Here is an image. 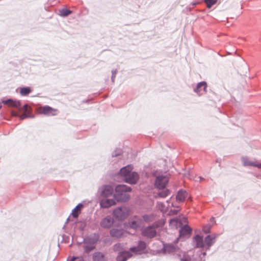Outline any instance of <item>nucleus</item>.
<instances>
[{
  "label": "nucleus",
  "instance_id": "bb28decb",
  "mask_svg": "<svg viewBox=\"0 0 261 261\" xmlns=\"http://www.w3.org/2000/svg\"><path fill=\"white\" fill-rule=\"evenodd\" d=\"M157 207L162 212H166L167 211V207L162 202H158Z\"/></svg>",
  "mask_w": 261,
  "mask_h": 261
},
{
  "label": "nucleus",
  "instance_id": "72a5a7b5",
  "mask_svg": "<svg viewBox=\"0 0 261 261\" xmlns=\"http://www.w3.org/2000/svg\"><path fill=\"white\" fill-rule=\"evenodd\" d=\"M94 248V246H92L91 247L85 246V250L86 252H88L93 250Z\"/></svg>",
  "mask_w": 261,
  "mask_h": 261
},
{
  "label": "nucleus",
  "instance_id": "c85d7f7f",
  "mask_svg": "<svg viewBox=\"0 0 261 261\" xmlns=\"http://www.w3.org/2000/svg\"><path fill=\"white\" fill-rule=\"evenodd\" d=\"M218 0H204V2L206 3L207 7L210 8L215 5Z\"/></svg>",
  "mask_w": 261,
  "mask_h": 261
},
{
  "label": "nucleus",
  "instance_id": "423d86ee",
  "mask_svg": "<svg viewBox=\"0 0 261 261\" xmlns=\"http://www.w3.org/2000/svg\"><path fill=\"white\" fill-rule=\"evenodd\" d=\"M142 220L137 216H135L129 220L128 227L137 229L143 226Z\"/></svg>",
  "mask_w": 261,
  "mask_h": 261
},
{
  "label": "nucleus",
  "instance_id": "e433bc0d",
  "mask_svg": "<svg viewBox=\"0 0 261 261\" xmlns=\"http://www.w3.org/2000/svg\"><path fill=\"white\" fill-rule=\"evenodd\" d=\"M120 246V244H116L115 247H114V249L115 250H118V248Z\"/></svg>",
  "mask_w": 261,
  "mask_h": 261
},
{
  "label": "nucleus",
  "instance_id": "0eeeda50",
  "mask_svg": "<svg viewBox=\"0 0 261 261\" xmlns=\"http://www.w3.org/2000/svg\"><path fill=\"white\" fill-rule=\"evenodd\" d=\"M169 179L166 176H159L156 177L155 185L158 189H164L168 182Z\"/></svg>",
  "mask_w": 261,
  "mask_h": 261
},
{
  "label": "nucleus",
  "instance_id": "473e14b6",
  "mask_svg": "<svg viewBox=\"0 0 261 261\" xmlns=\"http://www.w3.org/2000/svg\"><path fill=\"white\" fill-rule=\"evenodd\" d=\"M69 261H84L82 257H72Z\"/></svg>",
  "mask_w": 261,
  "mask_h": 261
},
{
  "label": "nucleus",
  "instance_id": "b1692460",
  "mask_svg": "<svg viewBox=\"0 0 261 261\" xmlns=\"http://www.w3.org/2000/svg\"><path fill=\"white\" fill-rule=\"evenodd\" d=\"M170 224L171 226H174L177 228L178 226H180L182 224L181 222L178 219H173L170 221Z\"/></svg>",
  "mask_w": 261,
  "mask_h": 261
},
{
  "label": "nucleus",
  "instance_id": "2f4dec72",
  "mask_svg": "<svg viewBox=\"0 0 261 261\" xmlns=\"http://www.w3.org/2000/svg\"><path fill=\"white\" fill-rule=\"evenodd\" d=\"M180 209L178 207H176L175 210H171L169 212V215H173L176 214L178 211H179Z\"/></svg>",
  "mask_w": 261,
  "mask_h": 261
},
{
  "label": "nucleus",
  "instance_id": "5701e85b",
  "mask_svg": "<svg viewBox=\"0 0 261 261\" xmlns=\"http://www.w3.org/2000/svg\"><path fill=\"white\" fill-rule=\"evenodd\" d=\"M32 91V89L30 87H22L20 89V93L21 95L25 96L31 93Z\"/></svg>",
  "mask_w": 261,
  "mask_h": 261
},
{
  "label": "nucleus",
  "instance_id": "a878e982",
  "mask_svg": "<svg viewBox=\"0 0 261 261\" xmlns=\"http://www.w3.org/2000/svg\"><path fill=\"white\" fill-rule=\"evenodd\" d=\"M143 219L144 221L146 222H150L154 219V217L153 215H145L143 216Z\"/></svg>",
  "mask_w": 261,
  "mask_h": 261
},
{
  "label": "nucleus",
  "instance_id": "1a4fd4ad",
  "mask_svg": "<svg viewBox=\"0 0 261 261\" xmlns=\"http://www.w3.org/2000/svg\"><path fill=\"white\" fill-rule=\"evenodd\" d=\"M116 204V202L115 199H111L107 198L102 199L100 202V206L102 208H109L111 206L115 205Z\"/></svg>",
  "mask_w": 261,
  "mask_h": 261
},
{
  "label": "nucleus",
  "instance_id": "4468645a",
  "mask_svg": "<svg viewBox=\"0 0 261 261\" xmlns=\"http://www.w3.org/2000/svg\"><path fill=\"white\" fill-rule=\"evenodd\" d=\"M3 103L7 105L9 107L14 108H19L20 106V102L19 100H13L12 99H8L3 101Z\"/></svg>",
  "mask_w": 261,
  "mask_h": 261
},
{
  "label": "nucleus",
  "instance_id": "ddd939ff",
  "mask_svg": "<svg viewBox=\"0 0 261 261\" xmlns=\"http://www.w3.org/2000/svg\"><path fill=\"white\" fill-rule=\"evenodd\" d=\"M124 233V231L121 229H118L117 228H113L110 231L111 236L113 237L117 238L123 237Z\"/></svg>",
  "mask_w": 261,
  "mask_h": 261
},
{
  "label": "nucleus",
  "instance_id": "c9c22d12",
  "mask_svg": "<svg viewBox=\"0 0 261 261\" xmlns=\"http://www.w3.org/2000/svg\"><path fill=\"white\" fill-rule=\"evenodd\" d=\"M12 116H18L19 117V114L17 112H15V111H12Z\"/></svg>",
  "mask_w": 261,
  "mask_h": 261
},
{
  "label": "nucleus",
  "instance_id": "dca6fc26",
  "mask_svg": "<svg viewBox=\"0 0 261 261\" xmlns=\"http://www.w3.org/2000/svg\"><path fill=\"white\" fill-rule=\"evenodd\" d=\"M217 236L215 234L208 235L205 238V242L206 245L209 248L215 242Z\"/></svg>",
  "mask_w": 261,
  "mask_h": 261
},
{
  "label": "nucleus",
  "instance_id": "f704fd0d",
  "mask_svg": "<svg viewBox=\"0 0 261 261\" xmlns=\"http://www.w3.org/2000/svg\"><path fill=\"white\" fill-rule=\"evenodd\" d=\"M185 230L186 233H188L190 231V229L188 227H185L181 229V231Z\"/></svg>",
  "mask_w": 261,
  "mask_h": 261
},
{
  "label": "nucleus",
  "instance_id": "7c9ffc66",
  "mask_svg": "<svg viewBox=\"0 0 261 261\" xmlns=\"http://www.w3.org/2000/svg\"><path fill=\"white\" fill-rule=\"evenodd\" d=\"M31 116L30 115V113H27L26 112H24L22 115H19V117L20 119L22 120L24 119H25L28 117H30Z\"/></svg>",
  "mask_w": 261,
  "mask_h": 261
},
{
  "label": "nucleus",
  "instance_id": "393cba45",
  "mask_svg": "<svg viewBox=\"0 0 261 261\" xmlns=\"http://www.w3.org/2000/svg\"><path fill=\"white\" fill-rule=\"evenodd\" d=\"M60 15L63 17H66L72 13V11L66 9H62L59 10Z\"/></svg>",
  "mask_w": 261,
  "mask_h": 261
},
{
  "label": "nucleus",
  "instance_id": "412c9836",
  "mask_svg": "<svg viewBox=\"0 0 261 261\" xmlns=\"http://www.w3.org/2000/svg\"><path fill=\"white\" fill-rule=\"evenodd\" d=\"M164 250L168 253L173 252L176 250V247L173 244H167L164 246Z\"/></svg>",
  "mask_w": 261,
  "mask_h": 261
},
{
  "label": "nucleus",
  "instance_id": "6ab92c4d",
  "mask_svg": "<svg viewBox=\"0 0 261 261\" xmlns=\"http://www.w3.org/2000/svg\"><path fill=\"white\" fill-rule=\"evenodd\" d=\"M187 193L185 191H179L176 196V200L178 202H182L187 196Z\"/></svg>",
  "mask_w": 261,
  "mask_h": 261
},
{
  "label": "nucleus",
  "instance_id": "20e7f679",
  "mask_svg": "<svg viewBox=\"0 0 261 261\" xmlns=\"http://www.w3.org/2000/svg\"><path fill=\"white\" fill-rule=\"evenodd\" d=\"M129 214V210L125 207L117 208L113 212L114 216L119 220L124 219Z\"/></svg>",
  "mask_w": 261,
  "mask_h": 261
},
{
  "label": "nucleus",
  "instance_id": "58836bf2",
  "mask_svg": "<svg viewBox=\"0 0 261 261\" xmlns=\"http://www.w3.org/2000/svg\"><path fill=\"white\" fill-rule=\"evenodd\" d=\"M204 231H205V233H208L209 232L208 230H204Z\"/></svg>",
  "mask_w": 261,
  "mask_h": 261
},
{
  "label": "nucleus",
  "instance_id": "cd10ccee",
  "mask_svg": "<svg viewBox=\"0 0 261 261\" xmlns=\"http://www.w3.org/2000/svg\"><path fill=\"white\" fill-rule=\"evenodd\" d=\"M169 194V191L168 190H165L163 191L158 193V196L161 198H165Z\"/></svg>",
  "mask_w": 261,
  "mask_h": 261
},
{
  "label": "nucleus",
  "instance_id": "9d476101",
  "mask_svg": "<svg viewBox=\"0 0 261 261\" xmlns=\"http://www.w3.org/2000/svg\"><path fill=\"white\" fill-rule=\"evenodd\" d=\"M113 223L114 219L110 216H107L101 220L100 225L103 228H109Z\"/></svg>",
  "mask_w": 261,
  "mask_h": 261
},
{
  "label": "nucleus",
  "instance_id": "4be33fe9",
  "mask_svg": "<svg viewBox=\"0 0 261 261\" xmlns=\"http://www.w3.org/2000/svg\"><path fill=\"white\" fill-rule=\"evenodd\" d=\"M94 261H106L104 255L100 253H95L93 256Z\"/></svg>",
  "mask_w": 261,
  "mask_h": 261
},
{
  "label": "nucleus",
  "instance_id": "6e6552de",
  "mask_svg": "<svg viewBox=\"0 0 261 261\" xmlns=\"http://www.w3.org/2000/svg\"><path fill=\"white\" fill-rule=\"evenodd\" d=\"M242 162L245 166H252L258 168H261V163L258 161H252L247 157H243Z\"/></svg>",
  "mask_w": 261,
  "mask_h": 261
},
{
  "label": "nucleus",
  "instance_id": "4c0bfd02",
  "mask_svg": "<svg viewBox=\"0 0 261 261\" xmlns=\"http://www.w3.org/2000/svg\"><path fill=\"white\" fill-rule=\"evenodd\" d=\"M183 221H184V222L186 223V221H187V219L186 218H183Z\"/></svg>",
  "mask_w": 261,
  "mask_h": 261
},
{
  "label": "nucleus",
  "instance_id": "a211bd4d",
  "mask_svg": "<svg viewBox=\"0 0 261 261\" xmlns=\"http://www.w3.org/2000/svg\"><path fill=\"white\" fill-rule=\"evenodd\" d=\"M132 256L129 252H123L120 253L117 257V261H126V259Z\"/></svg>",
  "mask_w": 261,
  "mask_h": 261
},
{
  "label": "nucleus",
  "instance_id": "f3484780",
  "mask_svg": "<svg viewBox=\"0 0 261 261\" xmlns=\"http://www.w3.org/2000/svg\"><path fill=\"white\" fill-rule=\"evenodd\" d=\"M194 241L195 243L196 247L202 248L204 246L203 238L199 235H197L194 237Z\"/></svg>",
  "mask_w": 261,
  "mask_h": 261
},
{
  "label": "nucleus",
  "instance_id": "f03ea898",
  "mask_svg": "<svg viewBox=\"0 0 261 261\" xmlns=\"http://www.w3.org/2000/svg\"><path fill=\"white\" fill-rule=\"evenodd\" d=\"M130 166H126L120 170V174L124 177L126 182L134 184L139 179V175L136 172H132Z\"/></svg>",
  "mask_w": 261,
  "mask_h": 261
},
{
  "label": "nucleus",
  "instance_id": "2eb2a0df",
  "mask_svg": "<svg viewBox=\"0 0 261 261\" xmlns=\"http://www.w3.org/2000/svg\"><path fill=\"white\" fill-rule=\"evenodd\" d=\"M113 193V189L110 186H106L104 188L102 193L101 196L104 198H108L111 196Z\"/></svg>",
  "mask_w": 261,
  "mask_h": 261
},
{
  "label": "nucleus",
  "instance_id": "7ed1b4c3",
  "mask_svg": "<svg viewBox=\"0 0 261 261\" xmlns=\"http://www.w3.org/2000/svg\"><path fill=\"white\" fill-rule=\"evenodd\" d=\"M164 224L165 221L164 220H161L154 223L152 225L144 228L142 231V234L147 238H153L156 234L155 229L158 227H162Z\"/></svg>",
  "mask_w": 261,
  "mask_h": 261
},
{
  "label": "nucleus",
  "instance_id": "f8f14e48",
  "mask_svg": "<svg viewBox=\"0 0 261 261\" xmlns=\"http://www.w3.org/2000/svg\"><path fill=\"white\" fill-rule=\"evenodd\" d=\"M206 83L205 82H201L198 84L196 88L194 90L195 92L199 95H201L206 92Z\"/></svg>",
  "mask_w": 261,
  "mask_h": 261
},
{
  "label": "nucleus",
  "instance_id": "39448f33",
  "mask_svg": "<svg viewBox=\"0 0 261 261\" xmlns=\"http://www.w3.org/2000/svg\"><path fill=\"white\" fill-rule=\"evenodd\" d=\"M38 113L47 116H55L57 115L58 110L52 108L48 106L40 107L37 109Z\"/></svg>",
  "mask_w": 261,
  "mask_h": 261
},
{
  "label": "nucleus",
  "instance_id": "9b49d317",
  "mask_svg": "<svg viewBox=\"0 0 261 261\" xmlns=\"http://www.w3.org/2000/svg\"><path fill=\"white\" fill-rule=\"evenodd\" d=\"M146 244L143 241H139L138 246L137 247H132L130 250L136 253H139L140 252L143 251L146 248Z\"/></svg>",
  "mask_w": 261,
  "mask_h": 261
},
{
  "label": "nucleus",
  "instance_id": "f257e3e1",
  "mask_svg": "<svg viewBox=\"0 0 261 261\" xmlns=\"http://www.w3.org/2000/svg\"><path fill=\"white\" fill-rule=\"evenodd\" d=\"M116 194L114 197L117 201L124 202L128 200L129 198V195L128 192L131 191V188L126 185H118L115 189Z\"/></svg>",
  "mask_w": 261,
  "mask_h": 261
},
{
  "label": "nucleus",
  "instance_id": "aec40b11",
  "mask_svg": "<svg viewBox=\"0 0 261 261\" xmlns=\"http://www.w3.org/2000/svg\"><path fill=\"white\" fill-rule=\"evenodd\" d=\"M83 205L82 204H79L72 212V215L74 218H77L80 213H81V209L83 208Z\"/></svg>",
  "mask_w": 261,
  "mask_h": 261
},
{
  "label": "nucleus",
  "instance_id": "c756f323",
  "mask_svg": "<svg viewBox=\"0 0 261 261\" xmlns=\"http://www.w3.org/2000/svg\"><path fill=\"white\" fill-rule=\"evenodd\" d=\"M30 108L29 107L28 105H25L23 106L22 108L19 107V112L23 111L24 112H26L27 113H30Z\"/></svg>",
  "mask_w": 261,
  "mask_h": 261
}]
</instances>
